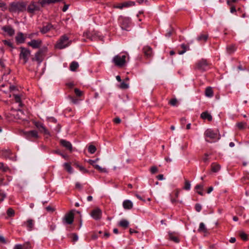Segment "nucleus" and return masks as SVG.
<instances>
[{"label":"nucleus","instance_id":"f257e3e1","mask_svg":"<svg viewBox=\"0 0 249 249\" xmlns=\"http://www.w3.org/2000/svg\"><path fill=\"white\" fill-rule=\"evenodd\" d=\"M26 4L24 2H13L10 4L8 10L11 13H19L26 10Z\"/></svg>","mask_w":249,"mask_h":249},{"label":"nucleus","instance_id":"f03ea898","mask_svg":"<svg viewBox=\"0 0 249 249\" xmlns=\"http://www.w3.org/2000/svg\"><path fill=\"white\" fill-rule=\"evenodd\" d=\"M71 43V41L69 40L68 36L64 35L61 36L57 41L55 48L58 49H63L70 46Z\"/></svg>","mask_w":249,"mask_h":249},{"label":"nucleus","instance_id":"7ed1b4c3","mask_svg":"<svg viewBox=\"0 0 249 249\" xmlns=\"http://www.w3.org/2000/svg\"><path fill=\"white\" fill-rule=\"evenodd\" d=\"M47 51V48L43 47L40 49L35 54V57L32 58V61H36L38 64H40L44 58L45 53Z\"/></svg>","mask_w":249,"mask_h":249},{"label":"nucleus","instance_id":"20e7f679","mask_svg":"<svg viewBox=\"0 0 249 249\" xmlns=\"http://www.w3.org/2000/svg\"><path fill=\"white\" fill-rule=\"evenodd\" d=\"M43 6L44 5H42V0L37 2H33L29 5L27 10L29 13L34 14L36 12L39 11Z\"/></svg>","mask_w":249,"mask_h":249},{"label":"nucleus","instance_id":"39448f33","mask_svg":"<svg viewBox=\"0 0 249 249\" xmlns=\"http://www.w3.org/2000/svg\"><path fill=\"white\" fill-rule=\"evenodd\" d=\"M19 58L23 60L24 64L27 62L31 55V51L27 48L21 47L19 48Z\"/></svg>","mask_w":249,"mask_h":249},{"label":"nucleus","instance_id":"423d86ee","mask_svg":"<svg viewBox=\"0 0 249 249\" xmlns=\"http://www.w3.org/2000/svg\"><path fill=\"white\" fill-rule=\"evenodd\" d=\"M205 136L206 137V141L208 142H210V141L207 139V138H210L212 140L213 142H214L217 140H219L220 139L219 135L217 133H215L213 130L211 129H207L204 133Z\"/></svg>","mask_w":249,"mask_h":249},{"label":"nucleus","instance_id":"0eeeda50","mask_svg":"<svg viewBox=\"0 0 249 249\" xmlns=\"http://www.w3.org/2000/svg\"><path fill=\"white\" fill-rule=\"evenodd\" d=\"M84 36L87 37L91 41H94L96 40H102L103 37L98 34V33L94 32H87L84 34Z\"/></svg>","mask_w":249,"mask_h":249},{"label":"nucleus","instance_id":"6e6552de","mask_svg":"<svg viewBox=\"0 0 249 249\" xmlns=\"http://www.w3.org/2000/svg\"><path fill=\"white\" fill-rule=\"evenodd\" d=\"M112 61L115 66L121 67L124 65V55L121 56L117 55L114 57Z\"/></svg>","mask_w":249,"mask_h":249},{"label":"nucleus","instance_id":"1a4fd4ad","mask_svg":"<svg viewBox=\"0 0 249 249\" xmlns=\"http://www.w3.org/2000/svg\"><path fill=\"white\" fill-rule=\"evenodd\" d=\"M208 64L206 60L202 59L196 64V69L203 71L206 70Z\"/></svg>","mask_w":249,"mask_h":249},{"label":"nucleus","instance_id":"9d476101","mask_svg":"<svg viewBox=\"0 0 249 249\" xmlns=\"http://www.w3.org/2000/svg\"><path fill=\"white\" fill-rule=\"evenodd\" d=\"M74 220V213L72 211L66 213L63 218V222L67 224H71Z\"/></svg>","mask_w":249,"mask_h":249},{"label":"nucleus","instance_id":"9b49d317","mask_svg":"<svg viewBox=\"0 0 249 249\" xmlns=\"http://www.w3.org/2000/svg\"><path fill=\"white\" fill-rule=\"evenodd\" d=\"M102 211L99 208L93 210L90 213L91 216L95 220H98L101 218Z\"/></svg>","mask_w":249,"mask_h":249},{"label":"nucleus","instance_id":"f8f14e48","mask_svg":"<svg viewBox=\"0 0 249 249\" xmlns=\"http://www.w3.org/2000/svg\"><path fill=\"white\" fill-rule=\"evenodd\" d=\"M22 226L25 227L28 231H31L34 229L35 220L32 219H28L23 223Z\"/></svg>","mask_w":249,"mask_h":249},{"label":"nucleus","instance_id":"ddd939ff","mask_svg":"<svg viewBox=\"0 0 249 249\" xmlns=\"http://www.w3.org/2000/svg\"><path fill=\"white\" fill-rule=\"evenodd\" d=\"M11 114L12 116L14 117L16 119L25 120V119L24 118V113L23 111L21 109H18L17 110H12Z\"/></svg>","mask_w":249,"mask_h":249},{"label":"nucleus","instance_id":"4468645a","mask_svg":"<svg viewBox=\"0 0 249 249\" xmlns=\"http://www.w3.org/2000/svg\"><path fill=\"white\" fill-rule=\"evenodd\" d=\"M42 43V40L40 39H33L31 41L28 42L27 44L33 49H38L40 48Z\"/></svg>","mask_w":249,"mask_h":249},{"label":"nucleus","instance_id":"2eb2a0df","mask_svg":"<svg viewBox=\"0 0 249 249\" xmlns=\"http://www.w3.org/2000/svg\"><path fill=\"white\" fill-rule=\"evenodd\" d=\"M142 52L146 58H151L153 55L152 49L148 46L144 47L142 49Z\"/></svg>","mask_w":249,"mask_h":249},{"label":"nucleus","instance_id":"dca6fc26","mask_svg":"<svg viewBox=\"0 0 249 249\" xmlns=\"http://www.w3.org/2000/svg\"><path fill=\"white\" fill-rule=\"evenodd\" d=\"M60 143L63 147H65L70 152H72V146L71 143L70 142L64 140H61L60 141Z\"/></svg>","mask_w":249,"mask_h":249},{"label":"nucleus","instance_id":"f3484780","mask_svg":"<svg viewBox=\"0 0 249 249\" xmlns=\"http://www.w3.org/2000/svg\"><path fill=\"white\" fill-rule=\"evenodd\" d=\"M88 162L89 163L90 165H92L95 169L99 170V171L101 172H106V169L105 168H102L98 165L96 164L95 161H94V160H89L88 161Z\"/></svg>","mask_w":249,"mask_h":249},{"label":"nucleus","instance_id":"a211bd4d","mask_svg":"<svg viewBox=\"0 0 249 249\" xmlns=\"http://www.w3.org/2000/svg\"><path fill=\"white\" fill-rule=\"evenodd\" d=\"M2 30L7 33L9 36H13L15 34V30L10 26H5L2 27Z\"/></svg>","mask_w":249,"mask_h":249},{"label":"nucleus","instance_id":"6ab92c4d","mask_svg":"<svg viewBox=\"0 0 249 249\" xmlns=\"http://www.w3.org/2000/svg\"><path fill=\"white\" fill-rule=\"evenodd\" d=\"M133 23L131 19L129 18H125V31H131L132 30V27Z\"/></svg>","mask_w":249,"mask_h":249},{"label":"nucleus","instance_id":"aec40b11","mask_svg":"<svg viewBox=\"0 0 249 249\" xmlns=\"http://www.w3.org/2000/svg\"><path fill=\"white\" fill-rule=\"evenodd\" d=\"M53 28V26L50 23H47L46 25L43 26L40 30L42 34H46L50 31Z\"/></svg>","mask_w":249,"mask_h":249},{"label":"nucleus","instance_id":"412c9836","mask_svg":"<svg viewBox=\"0 0 249 249\" xmlns=\"http://www.w3.org/2000/svg\"><path fill=\"white\" fill-rule=\"evenodd\" d=\"M25 38V36H24L23 34L22 33H18L16 36V40L18 43H22L24 42Z\"/></svg>","mask_w":249,"mask_h":249},{"label":"nucleus","instance_id":"4be33fe9","mask_svg":"<svg viewBox=\"0 0 249 249\" xmlns=\"http://www.w3.org/2000/svg\"><path fill=\"white\" fill-rule=\"evenodd\" d=\"M198 231L199 232L204 233L205 234V235L208 233V230H207L203 223H200L199 227L198 229Z\"/></svg>","mask_w":249,"mask_h":249},{"label":"nucleus","instance_id":"5701e85b","mask_svg":"<svg viewBox=\"0 0 249 249\" xmlns=\"http://www.w3.org/2000/svg\"><path fill=\"white\" fill-rule=\"evenodd\" d=\"M169 239L175 243H178L179 239L175 232H169Z\"/></svg>","mask_w":249,"mask_h":249},{"label":"nucleus","instance_id":"b1692460","mask_svg":"<svg viewBox=\"0 0 249 249\" xmlns=\"http://www.w3.org/2000/svg\"><path fill=\"white\" fill-rule=\"evenodd\" d=\"M27 137L29 139L31 138H38L37 132L35 130L30 131L26 133Z\"/></svg>","mask_w":249,"mask_h":249},{"label":"nucleus","instance_id":"393cba45","mask_svg":"<svg viewBox=\"0 0 249 249\" xmlns=\"http://www.w3.org/2000/svg\"><path fill=\"white\" fill-rule=\"evenodd\" d=\"M201 117L203 119H207L209 121H211L212 120V116L208 113L207 111L203 112L201 114Z\"/></svg>","mask_w":249,"mask_h":249},{"label":"nucleus","instance_id":"a878e982","mask_svg":"<svg viewBox=\"0 0 249 249\" xmlns=\"http://www.w3.org/2000/svg\"><path fill=\"white\" fill-rule=\"evenodd\" d=\"M205 94L207 97H212L213 95V92L212 88L210 87L206 88L205 91Z\"/></svg>","mask_w":249,"mask_h":249},{"label":"nucleus","instance_id":"bb28decb","mask_svg":"<svg viewBox=\"0 0 249 249\" xmlns=\"http://www.w3.org/2000/svg\"><path fill=\"white\" fill-rule=\"evenodd\" d=\"M79 64L76 61H72L70 65V69L71 71H74L78 68Z\"/></svg>","mask_w":249,"mask_h":249},{"label":"nucleus","instance_id":"cd10ccee","mask_svg":"<svg viewBox=\"0 0 249 249\" xmlns=\"http://www.w3.org/2000/svg\"><path fill=\"white\" fill-rule=\"evenodd\" d=\"M220 169V165L216 163H213L211 165V170L213 172L216 173Z\"/></svg>","mask_w":249,"mask_h":249},{"label":"nucleus","instance_id":"c85d7f7f","mask_svg":"<svg viewBox=\"0 0 249 249\" xmlns=\"http://www.w3.org/2000/svg\"><path fill=\"white\" fill-rule=\"evenodd\" d=\"M62 0H42V5L44 6L46 4L54 3Z\"/></svg>","mask_w":249,"mask_h":249},{"label":"nucleus","instance_id":"c756f323","mask_svg":"<svg viewBox=\"0 0 249 249\" xmlns=\"http://www.w3.org/2000/svg\"><path fill=\"white\" fill-rule=\"evenodd\" d=\"M181 48L182 49V50L178 51V53L179 54H182L185 53L187 50H189V45H186L184 44H182L181 45Z\"/></svg>","mask_w":249,"mask_h":249},{"label":"nucleus","instance_id":"7c9ffc66","mask_svg":"<svg viewBox=\"0 0 249 249\" xmlns=\"http://www.w3.org/2000/svg\"><path fill=\"white\" fill-rule=\"evenodd\" d=\"M74 165H75L76 167L78 168L80 170V171H81L84 173L88 172V171L84 167L82 166V165H80L77 162H75L74 163Z\"/></svg>","mask_w":249,"mask_h":249},{"label":"nucleus","instance_id":"2f4dec72","mask_svg":"<svg viewBox=\"0 0 249 249\" xmlns=\"http://www.w3.org/2000/svg\"><path fill=\"white\" fill-rule=\"evenodd\" d=\"M236 126L240 130H242L247 127V124L245 122H238L236 124Z\"/></svg>","mask_w":249,"mask_h":249},{"label":"nucleus","instance_id":"473e14b6","mask_svg":"<svg viewBox=\"0 0 249 249\" xmlns=\"http://www.w3.org/2000/svg\"><path fill=\"white\" fill-rule=\"evenodd\" d=\"M208 37V35L207 34H205V35L202 34L197 37V40L198 41H206L207 40Z\"/></svg>","mask_w":249,"mask_h":249},{"label":"nucleus","instance_id":"72a5a7b5","mask_svg":"<svg viewBox=\"0 0 249 249\" xmlns=\"http://www.w3.org/2000/svg\"><path fill=\"white\" fill-rule=\"evenodd\" d=\"M64 166L65 169L70 174H71L72 173V169L70 163H65L64 164Z\"/></svg>","mask_w":249,"mask_h":249},{"label":"nucleus","instance_id":"f704fd0d","mask_svg":"<svg viewBox=\"0 0 249 249\" xmlns=\"http://www.w3.org/2000/svg\"><path fill=\"white\" fill-rule=\"evenodd\" d=\"M133 203L129 200H125V209L130 210L133 208Z\"/></svg>","mask_w":249,"mask_h":249},{"label":"nucleus","instance_id":"c9c22d12","mask_svg":"<svg viewBox=\"0 0 249 249\" xmlns=\"http://www.w3.org/2000/svg\"><path fill=\"white\" fill-rule=\"evenodd\" d=\"M7 214L9 217H13L15 215V211L12 208H9L7 211Z\"/></svg>","mask_w":249,"mask_h":249},{"label":"nucleus","instance_id":"e433bc0d","mask_svg":"<svg viewBox=\"0 0 249 249\" xmlns=\"http://www.w3.org/2000/svg\"><path fill=\"white\" fill-rule=\"evenodd\" d=\"M191 187V184L189 181L187 179L185 180L184 186L183 187V189L186 190H190Z\"/></svg>","mask_w":249,"mask_h":249},{"label":"nucleus","instance_id":"4c0bfd02","mask_svg":"<svg viewBox=\"0 0 249 249\" xmlns=\"http://www.w3.org/2000/svg\"><path fill=\"white\" fill-rule=\"evenodd\" d=\"M89 152L91 154H93L96 150V147L93 145H89L88 147Z\"/></svg>","mask_w":249,"mask_h":249},{"label":"nucleus","instance_id":"58836bf2","mask_svg":"<svg viewBox=\"0 0 249 249\" xmlns=\"http://www.w3.org/2000/svg\"><path fill=\"white\" fill-rule=\"evenodd\" d=\"M227 50L229 53H231L235 51V47L233 45H231L227 48Z\"/></svg>","mask_w":249,"mask_h":249},{"label":"nucleus","instance_id":"ea45409f","mask_svg":"<svg viewBox=\"0 0 249 249\" xmlns=\"http://www.w3.org/2000/svg\"><path fill=\"white\" fill-rule=\"evenodd\" d=\"M14 96L15 100L16 102L17 103H19V106L20 107H22V104L21 103V99H20V96L18 95L14 94Z\"/></svg>","mask_w":249,"mask_h":249},{"label":"nucleus","instance_id":"a19ab883","mask_svg":"<svg viewBox=\"0 0 249 249\" xmlns=\"http://www.w3.org/2000/svg\"><path fill=\"white\" fill-rule=\"evenodd\" d=\"M240 236L241 239L244 241H247L248 239V235L244 232H241L240 233Z\"/></svg>","mask_w":249,"mask_h":249},{"label":"nucleus","instance_id":"79ce46f5","mask_svg":"<svg viewBox=\"0 0 249 249\" xmlns=\"http://www.w3.org/2000/svg\"><path fill=\"white\" fill-rule=\"evenodd\" d=\"M38 34L37 32L34 33H31V34H26L25 37L31 39V38H33L34 37V36H38Z\"/></svg>","mask_w":249,"mask_h":249},{"label":"nucleus","instance_id":"37998d69","mask_svg":"<svg viewBox=\"0 0 249 249\" xmlns=\"http://www.w3.org/2000/svg\"><path fill=\"white\" fill-rule=\"evenodd\" d=\"M40 132L43 133L45 134H49V132L48 130L45 128V127L43 125L40 128L38 129Z\"/></svg>","mask_w":249,"mask_h":249},{"label":"nucleus","instance_id":"c03bdc74","mask_svg":"<svg viewBox=\"0 0 249 249\" xmlns=\"http://www.w3.org/2000/svg\"><path fill=\"white\" fill-rule=\"evenodd\" d=\"M70 237L72 239L73 242H75L78 240V236L76 233H71L70 235Z\"/></svg>","mask_w":249,"mask_h":249},{"label":"nucleus","instance_id":"a18cd8bd","mask_svg":"<svg viewBox=\"0 0 249 249\" xmlns=\"http://www.w3.org/2000/svg\"><path fill=\"white\" fill-rule=\"evenodd\" d=\"M0 170L4 172H6L8 170V167L4 166L2 162H0Z\"/></svg>","mask_w":249,"mask_h":249},{"label":"nucleus","instance_id":"49530a36","mask_svg":"<svg viewBox=\"0 0 249 249\" xmlns=\"http://www.w3.org/2000/svg\"><path fill=\"white\" fill-rule=\"evenodd\" d=\"M2 42H3L4 45H7L12 48H13V44L10 41L7 40H2Z\"/></svg>","mask_w":249,"mask_h":249},{"label":"nucleus","instance_id":"de8ad7c7","mask_svg":"<svg viewBox=\"0 0 249 249\" xmlns=\"http://www.w3.org/2000/svg\"><path fill=\"white\" fill-rule=\"evenodd\" d=\"M74 92L77 96H81L83 95V92L79 89L76 88L74 89Z\"/></svg>","mask_w":249,"mask_h":249},{"label":"nucleus","instance_id":"09e8293b","mask_svg":"<svg viewBox=\"0 0 249 249\" xmlns=\"http://www.w3.org/2000/svg\"><path fill=\"white\" fill-rule=\"evenodd\" d=\"M178 102L176 98L172 99L170 102L169 104L173 106H175L177 105V103Z\"/></svg>","mask_w":249,"mask_h":249},{"label":"nucleus","instance_id":"8fccbe9b","mask_svg":"<svg viewBox=\"0 0 249 249\" xmlns=\"http://www.w3.org/2000/svg\"><path fill=\"white\" fill-rule=\"evenodd\" d=\"M158 170L156 166H153L150 168V172L152 174H155L158 172Z\"/></svg>","mask_w":249,"mask_h":249},{"label":"nucleus","instance_id":"3c124183","mask_svg":"<svg viewBox=\"0 0 249 249\" xmlns=\"http://www.w3.org/2000/svg\"><path fill=\"white\" fill-rule=\"evenodd\" d=\"M22 246L23 247V249H27L29 248H31L32 246L29 242H26L24 243Z\"/></svg>","mask_w":249,"mask_h":249},{"label":"nucleus","instance_id":"603ef678","mask_svg":"<svg viewBox=\"0 0 249 249\" xmlns=\"http://www.w3.org/2000/svg\"><path fill=\"white\" fill-rule=\"evenodd\" d=\"M135 2L134 1H129L125 2V7L133 6Z\"/></svg>","mask_w":249,"mask_h":249},{"label":"nucleus","instance_id":"864d4df0","mask_svg":"<svg viewBox=\"0 0 249 249\" xmlns=\"http://www.w3.org/2000/svg\"><path fill=\"white\" fill-rule=\"evenodd\" d=\"M201 208H202L201 206L199 204H196L195 209L197 212H199L201 211Z\"/></svg>","mask_w":249,"mask_h":249},{"label":"nucleus","instance_id":"5fc2aeb1","mask_svg":"<svg viewBox=\"0 0 249 249\" xmlns=\"http://www.w3.org/2000/svg\"><path fill=\"white\" fill-rule=\"evenodd\" d=\"M0 243L5 244L7 243V241L5 238L2 235H0Z\"/></svg>","mask_w":249,"mask_h":249},{"label":"nucleus","instance_id":"6e6d98bb","mask_svg":"<svg viewBox=\"0 0 249 249\" xmlns=\"http://www.w3.org/2000/svg\"><path fill=\"white\" fill-rule=\"evenodd\" d=\"M113 121L114 123L119 124L121 123V120L119 117H116L113 119Z\"/></svg>","mask_w":249,"mask_h":249},{"label":"nucleus","instance_id":"4d7b16f0","mask_svg":"<svg viewBox=\"0 0 249 249\" xmlns=\"http://www.w3.org/2000/svg\"><path fill=\"white\" fill-rule=\"evenodd\" d=\"M35 125L38 129L40 128L41 127H42L43 125V124L40 122H35Z\"/></svg>","mask_w":249,"mask_h":249},{"label":"nucleus","instance_id":"13d9d810","mask_svg":"<svg viewBox=\"0 0 249 249\" xmlns=\"http://www.w3.org/2000/svg\"><path fill=\"white\" fill-rule=\"evenodd\" d=\"M14 249H23L22 245L18 244L15 246Z\"/></svg>","mask_w":249,"mask_h":249},{"label":"nucleus","instance_id":"bf43d9fd","mask_svg":"<svg viewBox=\"0 0 249 249\" xmlns=\"http://www.w3.org/2000/svg\"><path fill=\"white\" fill-rule=\"evenodd\" d=\"M6 197V195L4 194L0 193V202L3 200L4 198Z\"/></svg>","mask_w":249,"mask_h":249},{"label":"nucleus","instance_id":"052dcab7","mask_svg":"<svg viewBox=\"0 0 249 249\" xmlns=\"http://www.w3.org/2000/svg\"><path fill=\"white\" fill-rule=\"evenodd\" d=\"M46 210L48 212H53L54 211V209L51 206H49L46 207Z\"/></svg>","mask_w":249,"mask_h":249},{"label":"nucleus","instance_id":"680f3d73","mask_svg":"<svg viewBox=\"0 0 249 249\" xmlns=\"http://www.w3.org/2000/svg\"><path fill=\"white\" fill-rule=\"evenodd\" d=\"M124 6V3H123L121 4H118V5L114 6V7L117 8L122 9Z\"/></svg>","mask_w":249,"mask_h":249},{"label":"nucleus","instance_id":"e2e57ef3","mask_svg":"<svg viewBox=\"0 0 249 249\" xmlns=\"http://www.w3.org/2000/svg\"><path fill=\"white\" fill-rule=\"evenodd\" d=\"M75 187L76 189H78L79 190H81L82 185L79 182H76L75 184Z\"/></svg>","mask_w":249,"mask_h":249},{"label":"nucleus","instance_id":"0e129e2a","mask_svg":"<svg viewBox=\"0 0 249 249\" xmlns=\"http://www.w3.org/2000/svg\"><path fill=\"white\" fill-rule=\"evenodd\" d=\"M203 186L201 184H198L195 187V189L196 190H202L203 189Z\"/></svg>","mask_w":249,"mask_h":249},{"label":"nucleus","instance_id":"69168bd1","mask_svg":"<svg viewBox=\"0 0 249 249\" xmlns=\"http://www.w3.org/2000/svg\"><path fill=\"white\" fill-rule=\"evenodd\" d=\"M134 233H138V231L135 230L134 229H129V233L130 234H132Z\"/></svg>","mask_w":249,"mask_h":249},{"label":"nucleus","instance_id":"338daca9","mask_svg":"<svg viewBox=\"0 0 249 249\" xmlns=\"http://www.w3.org/2000/svg\"><path fill=\"white\" fill-rule=\"evenodd\" d=\"M208 156V155L207 154H205V157L203 159V160L204 161V162H207L208 161V158L207 157Z\"/></svg>","mask_w":249,"mask_h":249},{"label":"nucleus","instance_id":"774afa93","mask_svg":"<svg viewBox=\"0 0 249 249\" xmlns=\"http://www.w3.org/2000/svg\"><path fill=\"white\" fill-rule=\"evenodd\" d=\"M71 102L74 104H77L78 102V99H74L72 97H71Z\"/></svg>","mask_w":249,"mask_h":249}]
</instances>
